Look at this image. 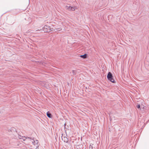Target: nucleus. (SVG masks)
<instances>
[{"label":"nucleus","instance_id":"nucleus-1","mask_svg":"<svg viewBox=\"0 0 149 149\" xmlns=\"http://www.w3.org/2000/svg\"><path fill=\"white\" fill-rule=\"evenodd\" d=\"M107 78L108 79L113 83H115L116 81L113 78V74L111 72H109L107 76Z\"/></svg>","mask_w":149,"mask_h":149},{"label":"nucleus","instance_id":"nucleus-2","mask_svg":"<svg viewBox=\"0 0 149 149\" xmlns=\"http://www.w3.org/2000/svg\"><path fill=\"white\" fill-rule=\"evenodd\" d=\"M50 28V26L47 25H45L42 28V29H41L40 30H43L45 32H49V29Z\"/></svg>","mask_w":149,"mask_h":149},{"label":"nucleus","instance_id":"nucleus-3","mask_svg":"<svg viewBox=\"0 0 149 149\" xmlns=\"http://www.w3.org/2000/svg\"><path fill=\"white\" fill-rule=\"evenodd\" d=\"M24 141L26 140V139H30L31 140H33L34 137H25L24 136L23 138H22Z\"/></svg>","mask_w":149,"mask_h":149},{"label":"nucleus","instance_id":"nucleus-4","mask_svg":"<svg viewBox=\"0 0 149 149\" xmlns=\"http://www.w3.org/2000/svg\"><path fill=\"white\" fill-rule=\"evenodd\" d=\"M47 117L49 118H52V114L49 111L47 112Z\"/></svg>","mask_w":149,"mask_h":149},{"label":"nucleus","instance_id":"nucleus-5","mask_svg":"<svg viewBox=\"0 0 149 149\" xmlns=\"http://www.w3.org/2000/svg\"><path fill=\"white\" fill-rule=\"evenodd\" d=\"M87 55L86 54H84V55L80 56V57L84 59L86 58H87Z\"/></svg>","mask_w":149,"mask_h":149},{"label":"nucleus","instance_id":"nucleus-6","mask_svg":"<svg viewBox=\"0 0 149 149\" xmlns=\"http://www.w3.org/2000/svg\"><path fill=\"white\" fill-rule=\"evenodd\" d=\"M31 140L33 141H32V143L34 145H35V144H37L38 143V141L37 140H36V141H35L34 140V139H33V140Z\"/></svg>","mask_w":149,"mask_h":149},{"label":"nucleus","instance_id":"nucleus-7","mask_svg":"<svg viewBox=\"0 0 149 149\" xmlns=\"http://www.w3.org/2000/svg\"><path fill=\"white\" fill-rule=\"evenodd\" d=\"M68 139L65 136L64 137V142H66V143H68Z\"/></svg>","mask_w":149,"mask_h":149},{"label":"nucleus","instance_id":"nucleus-8","mask_svg":"<svg viewBox=\"0 0 149 149\" xmlns=\"http://www.w3.org/2000/svg\"><path fill=\"white\" fill-rule=\"evenodd\" d=\"M49 32H50L51 31H54V29H53L52 27V26H50V28H49Z\"/></svg>","mask_w":149,"mask_h":149},{"label":"nucleus","instance_id":"nucleus-9","mask_svg":"<svg viewBox=\"0 0 149 149\" xmlns=\"http://www.w3.org/2000/svg\"><path fill=\"white\" fill-rule=\"evenodd\" d=\"M75 10V8L74 7L71 6L70 10L74 11Z\"/></svg>","mask_w":149,"mask_h":149},{"label":"nucleus","instance_id":"nucleus-10","mask_svg":"<svg viewBox=\"0 0 149 149\" xmlns=\"http://www.w3.org/2000/svg\"><path fill=\"white\" fill-rule=\"evenodd\" d=\"M72 72L73 74V75H75L76 73V71L75 70H73L72 71Z\"/></svg>","mask_w":149,"mask_h":149},{"label":"nucleus","instance_id":"nucleus-11","mask_svg":"<svg viewBox=\"0 0 149 149\" xmlns=\"http://www.w3.org/2000/svg\"><path fill=\"white\" fill-rule=\"evenodd\" d=\"M136 107L139 109H141L140 108V104H138L136 106Z\"/></svg>","mask_w":149,"mask_h":149},{"label":"nucleus","instance_id":"nucleus-12","mask_svg":"<svg viewBox=\"0 0 149 149\" xmlns=\"http://www.w3.org/2000/svg\"><path fill=\"white\" fill-rule=\"evenodd\" d=\"M66 7H67V8L68 10H70V7H71V6H66Z\"/></svg>","mask_w":149,"mask_h":149},{"label":"nucleus","instance_id":"nucleus-13","mask_svg":"<svg viewBox=\"0 0 149 149\" xmlns=\"http://www.w3.org/2000/svg\"><path fill=\"white\" fill-rule=\"evenodd\" d=\"M89 148H91V149H92L93 148V147L92 146L90 145L89 146Z\"/></svg>","mask_w":149,"mask_h":149},{"label":"nucleus","instance_id":"nucleus-14","mask_svg":"<svg viewBox=\"0 0 149 149\" xmlns=\"http://www.w3.org/2000/svg\"><path fill=\"white\" fill-rule=\"evenodd\" d=\"M63 134H62V136H61V138H62V140H63V138H62V137H63Z\"/></svg>","mask_w":149,"mask_h":149},{"label":"nucleus","instance_id":"nucleus-15","mask_svg":"<svg viewBox=\"0 0 149 149\" xmlns=\"http://www.w3.org/2000/svg\"><path fill=\"white\" fill-rule=\"evenodd\" d=\"M66 123H65V124H64V128H65V125H66Z\"/></svg>","mask_w":149,"mask_h":149},{"label":"nucleus","instance_id":"nucleus-16","mask_svg":"<svg viewBox=\"0 0 149 149\" xmlns=\"http://www.w3.org/2000/svg\"><path fill=\"white\" fill-rule=\"evenodd\" d=\"M19 138L20 139H22L21 137L20 138V137H19Z\"/></svg>","mask_w":149,"mask_h":149}]
</instances>
